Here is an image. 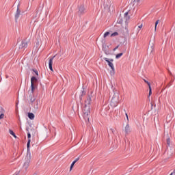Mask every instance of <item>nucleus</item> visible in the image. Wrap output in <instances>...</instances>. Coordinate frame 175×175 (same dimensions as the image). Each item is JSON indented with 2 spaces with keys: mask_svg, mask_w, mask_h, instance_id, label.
Segmentation results:
<instances>
[{
  "mask_svg": "<svg viewBox=\"0 0 175 175\" xmlns=\"http://www.w3.org/2000/svg\"><path fill=\"white\" fill-rule=\"evenodd\" d=\"M93 94L94 92H91V93L88 96L86 100H85V106L83 108V117L88 121H90V118H88L90 113V105L92 103V100L94 99V96L92 95Z\"/></svg>",
  "mask_w": 175,
  "mask_h": 175,
  "instance_id": "1",
  "label": "nucleus"
},
{
  "mask_svg": "<svg viewBox=\"0 0 175 175\" xmlns=\"http://www.w3.org/2000/svg\"><path fill=\"white\" fill-rule=\"evenodd\" d=\"M118 102H120V94L118 91H116L111 100V106L116 107L118 105Z\"/></svg>",
  "mask_w": 175,
  "mask_h": 175,
  "instance_id": "2",
  "label": "nucleus"
},
{
  "mask_svg": "<svg viewBox=\"0 0 175 175\" xmlns=\"http://www.w3.org/2000/svg\"><path fill=\"white\" fill-rule=\"evenodd\" d=\"M27 100H29L30 105H33V102H36V96L34 94L29 93Z\"/></svg>",
  "mask_w": 175,
  "mask_h": 175,
  "instance_id": "3",
  "label": "nucleus"
},
{
  "mask_svg": "<svg viewBox=\"0 0 175 175\" xmlns=\"http://www.w3.org/2000/svg\"><path fill=\"white\" fill-rule=\"evenodd\" d=\"M29 44V40L25 39L22 41L21 44L19 46V49H27L28 47V44Z\"/></svg>",
  "mask_w": 175,
  "mask_h": 175,
  "instance_id": "4",
  "label": "nucleus"
},
{
  "mask_svg": "<svg viewBox=\"0 0 175 175\" xmlns=\"http://www.w3.org/2000/svg\"><path fill=\"white\" fill-rule=\"evenodd\" d=\"M104 61H106V62H107L111 69H113V68H114V64H113V61H114V59H108L107 57H104Z\"/></svg>",
  "mask_w": 175,
  "mask_h": 175,
  "instance_id": "5",
  "label": "nucleus"
},
{
  "mask_svg": "<svg viewBox=\"0 0 175 175\" xmlns=\"http://www.w3.org/2000/svg\"><path fill=\"white\" fill-rule=\"evenodd\" d=\"M20 16H21V10H20V3L18 4V8L16 10V13L15 14V20L17 21L18 18H20Z\"/></svg>",
  "mask_w": 175,
  "mask_h": 175,
  "instance_id": "6",
  "label": "nucleus"
},
{
  "mask_svg": "<svg viewBox=\"0 0 175 175\" xmlns=\"http://www.w3.org/2000/svg\"><path fill=\"white\" fill-rule=\"evenodd\" d=\"M85 13V8H84V5H81L79 7L78 14H84Z\"/></svg>",
  "mask_w": 175,
  "mask_h": 175,
  "instance_id": "7",
  "label": "nucleus"
},
{
  "mask_svg": "<svg viewBox=\"0 0 175 175\" xmlns=\"http://www.w3.org/2000/svg\"><path fill=\"white\" fill-rule=\"evenodd\" d=\"M54 58H55V55H54L53 57H51L49 59V69H50V70H51V72H54V70H53V61Z\"/></svg>",
  "mask_w": 175,
  "mask_h": 175,
  "instance_id": "8",
  "label": "nucleus"
},
{
  "mask_svg": "<svg viewBox=\"0 0 175 175\" xmlns=\"http://www.w3.org/2000/svg\"><path fill=\"white\" fill-rule=\"evenodd\" d=\"M144 83H146L148 87H149V95L148 96H151V95L152 94V90L151 89V84L150 83V82H148L147 80L144 79Z\"/></svg>",
  "mask_w": 175,
  "mask_h": 175,
  "instance_id": "9",
  "label": "nucleus"
},
{
  "mask_svg": "<svg viewBox=\"0 0 175 175\" xmlns=\"http://www.w3.org/2000/svg\"><path fill=\"white\" fill-rule=\"evenodd\" d=\"M36 83H38V79L36 77H31V84H33V85H36Z\"/></svg>",
  "mask_w": 175,
  "mask_h": 175,
  "instance_id": "10",
  "label": "nucleus"
},
{
  "mask_svg": "<svg viewBox=\"0 0 175 175\" xmlns=\"http://www.w3.org/2000/svg\"><path fill=\"white\" fill-rule=\"evenodd\" d=\"M154 49H155V46H154V44H152L150 47L148 48V51H150V55H154Z\"/></svg>",
  "mask_w": 175,
  "mask_h": 175,
  "instance_id": "11",
  "label": "nucleus"
},
{
  "mask_svg": "<svg viewBox=\"0 0 175 175\" xmlns=\"http://www.w3.org/2000/svg\"><path fill=\"white\" fill-rule=\"evenodd\" d=\"M125 133L126 135H129V133H131V127L129 126V124H127L125 126Z\"/></svg>",
  "mask_w": 175,
  "mask_h": 175,
  "instance_id": "12",
  "label": "nucleus"
},
{
  "mask_svg": "<svg viewBox=\"0 0 175 175\" xmlns=\"http://www.w3.org/2000/svg\"><path fill=\"white\" fill-rule=\"evenodd\" d=\"M28 167H29V162H25L23 165V169L27 172L28 170Z\"/></svg>",
  "mask_w": 175,
  "mask_h": 175,
  "instance_id": "13",
  "label": "nucleus"
},
{
  "mask_svg": "<svg viewBox=\"0 0 175 175\" xmlns=\"http://www.w3.org/2000/svg\"><path fill=\"white\" fill-rule=\"evenodd\" d=\"M131 17L129 16V13L126 12L124 13V20L125 21V22L126 23V21H129V20H130Z\"/></svg>",
  "mask_w": 175,
  "mask_h": 175,
  "instance_id": "14",
  "label": "nucleus"
},
{
  "mask_svg": "<svg viewBox=\"0 0 175 175\" xmlns=\"http://www.w3.org/2000/svg\"><path fill=\"white\" fill-rule=\"evenodd\" d=\"M79 159H80V157H78L72 163L70 167V170H72V169H73V166H75V164L76 163V162H77V161H79Z\"/></svg>",
  "mask_w": 175,
  "mask_h": 175,
  "instance_id": "15",
  "label": "nucleus"
},
{
  "mask_svg": "<svg viewBox=\"0 0 175 175\" xmlns=\"http://www.w3.org/2000/svg\"><path fill=\"white\" fill-rule=\"evenodd\" d=\"M36 87V85H33V83L32 85L31 84V92H30V94H34Z\"/></svg>",
  "mask_w": 175,
  "mask_h": 175,
  "instance_id": "16",
  "label": "nucleus"
},
{
  "mask_svg": "<svg viewBox=\"0 0 175 175\" xmlns=\"http://www.w3.org/2000/svg\"><path fill=\"white\" fill-rule=\"evenodd\" d=\"M28 118L30 120H33V118H35V115L33 113H28Z\"/></svg>",
  "mask_w": 175,
  "mask_h": 175,
  "instance_id": "17",
  "label": "nucleus"
},
{
  "mask_svg": "<svg viewBox=\"0 0 175 175\" xmlns=\"http://www.w3.org/2000/svg\"><path fill=\"white\" fill-rule=\"evenodd\" d=\"M36 105L34 106V110H38L39 109V100H36Z\"/></svg>",
  "mask_w": 175,
  "mask_h": 175,
  "instance_id": "18",
  "label": "nucleus"
},
{
  "mask_svg": "<svg viewBox=\"0 0 175 175\" xmlns=\"http://www.w3.org/2000/svg\"><path fill=\"white\" fill-rule=\"evenodd\" d=\"M123 55H124V53H118V54L116 55V58L117 59H118V58H121V57H122Z\"/></svg>",
  "mask_w": 175,
  "mask_h": 175,
  "instance_id": "19",
  "label": "nucleus"
},
{
  "mask_svg": "<svg viewBox=\"0 0 175 175\" xmlns=\"http://www.w3.org/2000/svg\"><path fill=\"white\" fill-rule=\"evenodd\" d=\"M103 51H105V53L106 54V55H109V54H110V52H109V51H107V49H106L105 46L103 47Z\"/></svg>",
  "mask_w": 175,
  "mask_h": 175,
  "instance_id": "20",
  "label": "nucleus"
},
{
  "mask_svg": "<svg viewBox=\"0 0 175 175\" xmlns=\"http://www.w3.org/2000/svg\"><path fill=\"white\" fill-rule=\"evenodd\" d=\"M115 73H116V71H115L114 67H113V68H111V70L110 71V75H111V76H114Z\"/></svg>",
  "mask_w": 175,
  "mask_h": 175,
  "instance_id": "21",
  "label": "nucleus"
},
{
  "mask_svg": "<svg viewBox=\"0 0 175 175\" xmlns=\"http://www.w3.org/2000/svg\"><path fill=\"white\" fill-rule=\"evenodd\" d=\"M158 24H159V20H157V21L155 22V25H154V31H157V27Z\"/></svg>",
  "mask_w": 175,
  "mask_h": 175,
  "instance_id": "22",
  "label": "nucleus"
},
{
  "mask_svg": "<svg viewBox=\"0 0 175 175\" xmlns=\"http://www.w3.org/2000/svg\"><path fill=\"white\" fill-rule=\"evenodd\" d=\"M30 144H31V139H29L27 144V150H29Z\"/></svg>",
  "mask_w": 175,
  "mask_h": 175,
  "instance_id": "23",
  "label": "nucleus"
},
{
  "mask_svg": "<svg viewBox=\"0 0 175 175\" xmlns=\"http://www.w3.org/2000/svg\"><path fill=\"white\" fill-rule=\"evenodd\" d=\"M109 35H110V32L107 31L104 33V38H107V36H109Z\"/></svg>",
  "mask_w": 175,
  "mask_h": 175,
  "instance_id": "24",
  "label": "nucleus"
},
{
  "mask_svg": "<svg viewBox=\"0 0 175 175\" xmlns=\"http://www.w3.org/2000/svg\"><path fill=\"white\" fill-rule=\"evenodd\" d=\"M85 94H86V92H85V91H84V90H83L82 91L81 95L80 96V99H82L83 96V95H85Z\"/></svg>",
  "mask_w": 175,
  "mask_h": 175,
  "instance_id": "25",
  "label": "nucleus"
},
{
  "mask_svg": "<svg viewBox=\"0 0 175 175\" xmlns=\"http://www.w3.org/2000/svg\"><path fill=\"white\" fill-rule=\"evenodd\" d=\"M111 36H118V32H114V33H113L111 35Z\"/></svg>",
  "mask_w": 175,
  "mask_h": 175,
  "instance_id": "26",
  "label": "nucleus"
},
{
  "mask_svg": "<svg viewBox=\"0 0 175 175\" xmlns=\"http://www.w3.org/2000/svg\"><path fill=\"white\" fill-rule=\"evenodd\" d=\"M5 113V109H3L2 107L0 108V113L3 114Z\"/></svg>",
  "mask_w": 175,
  "mask_h": 175,
  "instance_id": "27",
  "label": "nucleus"
},
{
  "mask_svg": "<svg viewBox=\"0 0 175 175\" xmlns=\"http://www.w3.org/2000/svg\"><path fill=\"white\" fill-rule=\"evenodd\" d=\"M167 146H170V137L167 138Z\"/></svg>",
  "mask_w": 175,
  "mask_h": 175,
  "instance_id": "28",
  "label": "nucleus"
},
{
  "mask_svg": "<svg viewBox=\"0 0 175 175\" xmlns=\"http://www.w3.org/2000/svg\"><path fill=\"white\" fill-rule=\"evenodd\" d=\"M32 71L34 72L37 76H39V73L38 72V70L32 69Z\"/></svg>",
  "mask_w": 175,
  "mask_h": 175,
  "instance_id": "29",
  "label": "nucleus"
},
{
  "mask_svg": "<svg viewBox=\"0 0 175 175\" xmlns=\"http://www.w3.org/2000/svg\"><path fill=\"white\" fill-rule=\"evenodd\" d=\"M9 133H10V135H12V136L14 135V132L12 131V129H10V130H9Z\"/></svg>",
  "mask_w": 175,
  "mask_h": 175,
  "instance_id": "30",
  "label": "nucleus"
},
{
  "mask_svg": "<svg viewBox=\"0 0 175 175\" xmlns=\"http://www.w3.org/2000/svg\"><path fill=\"white\" fill-rule=\"evenodd\" d=\"M124 21L122 20V18H120H120H119V19H118V23L119 24H122V22H123Z\"/></svg>",
  "mask_w": 175,
  "mask_h": 175,
  "instance_id": "31",
  "label": "nucleus"
},
{
  "mask_svg": "<svg viewBox=\"0 0 175 175\" xmlns=\"http://www.w3.org/2000/svg\"><path fill=\"white\" fill-rule=\"evenodd\" d=\"M5 117V114L1 113L0 114V120H2Z\"/></svg>",
  "mask_w": 175,
  "mask_h": 175,
  "instance_id": "32",
  "label": "nucleus"
},
{
  "mask_svg": "<svg viewBox=\"0 0 175 175\" xmlns=\"http://www.w3.org/2000/svg\"><path fill=\"white\" fill-rule=\"evenodd\" d=\"M27 137H28L29 140V139H31V133H27Z\"/></svg>",
  "mask_w": 175,
  "mask_h": 175,
  "instance_id": "33",
  "label": "nucleus"
},
{
  "mask_svg": "<svg viewBox=\"0 0 175 175\" xmlns=\"http://www.w3.org/2000/svg\"><path fill=\"white\" fill-rule=\"evenodd\" d=\"M118 47H120V45H118L116 47H115L113 50V51H116V50H117L118 49Z\"/></svg>",
  "mask_w": 175,
  "mask_h": 175,
  "instance_id": "34",
  "label": "nucleus"
},
{
  "mask_svg": "<svg viewBox=\"0 0 175 175\" xmlns=\"http://www.w3.org/2000/svg\"><path fill=\"white\" fill-rule=\"evenodd\" d=\"M109 131H111V133H113V135H114V129H110Z\"/></svg>",
  "mask_w": 175,
  "mask_h": 175,
  "instance_id": "35",
  "label": "nucleus"
},
{
  "mask_svg": "<svg viewBox=\"0 0 175 175\" xmlns=\"http://www.w3.org/2000/svg\"><path fill=\"white\" fill-rule=\"evenodd\" d=\"M168 73L169 75H170V76H173V74L172 73V72L170 71V70H168Z\"/></svg>",
  "mask_w": 175,
  "mask_h": 175,
  "instance_id": "36",
  "label": "nucleus"
},
{
  "mask_svg": "<svg viewBox=\"0 0 175 175\" xmlns=\"http://www.w3.org/2000/svg\"><path fill=\"white\" fill-rule=\"evenodd\" d=\"M126 114V118H127V121H129V118H128V113H125Z\"/></svg>",
  "mask_w": 175,
  "mask_h": 175,
  "instance_id": "37",
  "label": "nucleus"
},
{
  "mask_svg": "<svg viewBox=\"0 0 175 175\" xmlns=\"http://www.w3.org/2000/svg\"><path fill=\"white\" fill-rule=\"evenodd\" d=\"M126 51V47H124V49H123V53H125Z\"/></svg>",
  "mask_w": 175,
  "mask_h": 175,
  "instance_id": "38",
  "label": "nucleus"
},
{
  "mask_svg": "<svg viewBox=\"0 0 175 175\" xmlns=\"http://www.w3.org/2000/svg\"><path fill=\"white\" fill-rule=\"evenodd\" d=\"M170 85H172V83L170 82V83L167 85V87H170Z\"/></svg>",
  "mask_w": 175,
  "mask_h": 175,
  "instance_id": "39",
  "label": "nucleus"
},
{
  "mask_svg": "<svg viewBox=\"0 0 175 175\" xmlns=\"http://www.w3.org/2000/svg\"><path fill=\"white\" fill-rule=\"evenodd\" d=\"M15 139H17V136L16 135V133L14 134V135H12Z\"/></svg>",
  "mask_w": 175,
  "mask_h": 175,
  "instance_id": "40",
  "label": "nucleus"
},
{
  "mask_svg": "<svg viewBox=\"0 0 175 175\" xmlns=\"http://www.w3.org/2000/svg\"><path fill=\"white\" fill-rule=\"evenodd\" d=\"M138 28H143V25H140L139 26H138Z\"/></svg>",
  "mask_w": 175,
  "mask_h": 175,
  "instance_id": "41",
  "label": "nucleus"
},
{
  "mask_svg": "<svg viewBox=\"0 0 175 175\" xmlns=\"http://www.w3.org/2000/svg\"><path fill=\"white\" fill-rule=\"evenodd\" d=\"M134 2L138 3V2H140V0H134Z\"/></svg>",
  "mask_w": 175,
  "mask_h": 175,
  "instance_id": "42",
  "label": "nucleus"
},
{
  "mask_svg": "<svg viewBox=\"0 0 175 175\" xmlns=\"http://www.w3.org/2000/svg\"><path fill=\"white\" fill-rule=\"evenodd\" d=\"M173 81H174V79H172L170 83H173Z\"/></svg>",
  "mask_w": 175,
  "mask_h": 175,
  "instance_id": "43",
  "label": "nucleus"
},
{
  "mask_svg": "<svg viewBox=\"0 0 175 175\" xmlns=\"http://www.w3.org/2000/svg\"><path fill=\"white\" fill-rule=\"evenodd\" d=\"M26 131H28V128H27V129H26Z\"/></svg>",
  "mask_w": 175,
  "mask_h": 175,
  "instance_id": "44",
  "label": "nucleus"
}]
</instances>
